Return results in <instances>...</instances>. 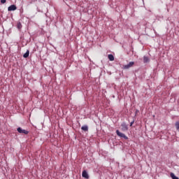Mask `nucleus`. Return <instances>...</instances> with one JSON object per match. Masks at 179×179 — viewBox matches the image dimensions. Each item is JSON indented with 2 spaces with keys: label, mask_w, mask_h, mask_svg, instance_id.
Returning <instances> with one entry per match:
<instances>
[{
  "label": "nucleus",
  "mask_w": 179,
  "mask_h": 179,
  "mask_svg": "<svg viewBox=\"0 0 179 179\" xmlns=\"http://www.w3.org/2000/svg\"><path fill=\"white\" fill-rule=\"evenodd\" d=\"M134 64H135V62H130L129 64L123 66V69H129V68H131V66H134Z\"/></svg>",
  "instance_id": "7ed1b4c3"
},
{
  "label": "nucleus",
  "mask_w": 179,
  "mask_h": 179,
  "mask_svg": "<svg viewBox=\"0 0 179 179\" xmlns=\"http://www.w3.org/2000/svg\"><path fill=\"white\" fill-rule=\"evenodd\" d=\"M82 177H83V178H89V173H87V171L86 170H84L83 171V173H82Z\"/></svg>",
  "instance_id": "39448f33"
},
{
  "label": "nucleus",
  "mask_w": 179,
  "mask_h": 179,
  "mask_svg": "<svg viewBox=\"0 0 179 179\" xmlns=\"http://www.w3.org/2000/svg\"><path fill=\"white\" fill-rule=\"evenodd\" d=\"M143 62L144 64H149L150 62V59L148 57L144 56L143 57Z\"/></svg>",
  "instance_id": "0eeeda50"
},
{
  "label": "nucleus",
  "mask_w": 179,
  "mask_h": 179,
  "mask_svg": "<svg viewBox=\"0 0 179 179\" xmlns=\"http://www.w3.org/2000/svg\"><path fill=\"white\" fill-rule=\"evenodd\" d=\"M138 110H136V114L138 113Z\"/></svg>",
  "instance_id": "dca6fc26"
},
{
  "label": "nucleus",
  "mask_w": 179,
  "mask_h": 179,
  "mask_svg": "<svg viewBox=\"0 0 179 179\" xmlns=\"http://www.w3.org/2000/svg\"><path fill=\"white\" fill-rule=\"evenodd\" d=\"M17 132H19V134H24V135H27L29 134V131L23 129H22V127H18L17 129Z\"/></svg>",
  "instance_id": "f03ea898"
},
{
  "label": "nucleus",
  "mask_w": 179,
  "mask_h": 179,
  "mask_svg": "<svg viewBox=\"0 0 179 179\" xmlns=\"http://www.w3.org/2000/svg\"><path fill=\"white\" fill-rule=\"evenodd\" d=\"M108 58L109 61H114V55H113L111 54L108 55Z\"/></svg>",
  "instance_id": "9d476101"
},
{
  "label": "nucleus",
  "mask_w": 179,
  "mask_h": 179,
  "mask_svg": "<svg viewBox=\"0 0 179 179\" xmlns=\"http://www.w3.org/2000/svg\"><path fill=\"white\" fill-rule=\"evenodd\" d=\"M6 3V0H1V3Z\"/></svg>",
  "instance_id": "4468645a"
},
{
  "label": "nucleus",
  "mask_w": 179,
  "mask_h": 179,
  "mask_svg": "<svg viewBox=\"0 0 179 179\" xmlns=\"http://www.w3.org/2000/svg\"><path fill=\"white\" fill-rule=\"evenodd\" d=\"M171 177L172 179H179L178 177L176 176L174 173H171Z\"/></svg>",
  "instance_id": "9b49d317"
},
{
  "label": "nucleus",
  "mask_w": 179,
  "mask_h": 179,
  "mask_svg": "<svg viewBox=\"0 0 179 179\" xmlns=\"http://www.w3.org/2000/svg\"><path fill=\"white\" fill-rule=\"evenodd\" d=\"M116 134L117 136H120V138H123V139H128V136H127L125 134L121 133L120 130H116Z\"/></svg>",
  "instance_id": "f257e3e1"
},
{
  "label": "nucleus",
  "mask_w": 179,
  "mask_h": 179,
  "mask_svg": "<svg viewBox=\"0 0 179 179\" xmlns=\"http://www.w3.org/2000/svg\"><path fill=\"white\" fill-rule=\"evenodd\" d=\"M121 127H122V131H127L128 129V125L127 124L126 122H123L122 124H121Z\"/></svg>",
  "instance_id": "423d86ee"
},
{
  "label": "nucleus",
  "mask_w": 179,
  "mask_h": 179,
  "mask_svg": "<svg viewBox=\"0 0 179 179\" xmlns=\"http://www.w3.org/2000/svg\"><path fill=\"white\" fill-rule=\"evenodd\" d=\"M82 131H85V132H87V131H89V127L87 125H83L81 127Z\"/></svg>",
  "instance_id": "6e6552de"
},
{
  "label": "nucleus",
  "mask_w": 179,
  "mask_h": 179,
  "mask_svg": "<svg viewBox=\"0 0 179 179\" xmlns=\"http://www.w3.org/2000/svg\"><path fill=\"white\" fill-rule=\"evenodd\" d=\"M17 29H18L19 30H20V29H22V23L18 22V23L17 24Z\"/></svg>",
  "instance_id": "ddd939ff"
},
{
  "label": "nucleus",
  "mask_w": 179,
  "mask_h": 179,
  "mask_svg": "<svg viewBox=\"0 0 179 179\" xmlns=\"http://www.w3.org/2000/svg\"><path fill=\"white\" fill-rule=\"evenodd\" d=\"M29 55H30V51L29 50L23 55L24 58H29Z\"/></svg>",
  "instance_id": "1a4fd4ad"
},
{
  "label": "nucleus",
  "mask_w": 179,
  "mask_h": 179,
  "mask_svg": "<svg viewBox=\"0 0 179 179\" xmlns=\"http://www.w3.org/2000/svg\"><path fill=\"white\" fill-rule=\"evenodd\" d=\"M17 9V7H16L15 4H13L8 8V12H12V10H16Z\"/></svg>",
  "instance_id": "20e7f679"
},
{
  "label": "nucleus",
  "mask_w": 179,
  "mask_h": 179,
  "mask_svg": "<svg viewBox=\"0 0 179 179\" xmlns=\"http://www.w3.org/2000/svg\"><path fill=\"white\" fill-rule=\"evenodd\" d=\"M134 122H135V120H133L132 122H131L130 127H132V125H134Z\"/></svg>",
  "instance_id": "2eb2a0df"
},
{
  "label": "nucleus",
  "mask_w": 179,
  "mask_h": 179,
  "mask_svg": "<svg viewBox=\"0 0 179 179\" xmlns=\"http://www.w3.org/2000/svg\"><path fill=\"white\" fill-rule=\"evenodd\" d=\"M175 126H176L177 131H178V132H179V121H178L175 123Z\"/></svg>",
  "instance_id": "f8f14e48"
}]
</instances>
